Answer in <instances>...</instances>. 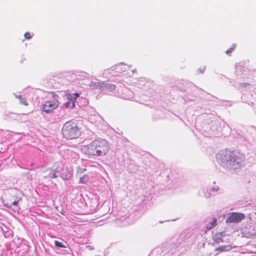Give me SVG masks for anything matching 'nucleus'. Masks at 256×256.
Wrapping results in <instances>:
<instances>
[{"label": "nucleus", "mask_w": 256, "mask_h": 256, "mask_svg": "<svg viewBox=\"0 0 256 256\" xmlns=\"http://www.w3.org/2000/svg\"><path fill=\"white\" fill-rule=\"evenodd\" d=\"M216 158L222 166L230 171L240 169L245 161L242 153L229 150H220L216 154Z\"/></svg>", "instance_id": "1"}, {"label": "nucleus", "mask_w": 256, "mask_h": 256, "mask_svg": "<svg viewBox=\"0 0 256 256\" xmlns=\"http://www.w3.org/2000/svg\"><path fill=\"white\" fill-rule=\"evenodd\" d=\"M109 150L108 144L104 139L95 140L90 144L82 147V150L87 154L98 156L106 155Z\"/></svg>", "instance_id": "2"}, {"label": "nucleus", "mask_w": 256, "mask_h": 256, "mask_svg": "<svg viewBox=\"0 0 256 256\" xmlns=\"http://www.w3.org/2000/svg\"><path fill=\"white\" fill-rule=\"evenodd\" d=\"M62 133L66 139L72 140L77 138L80 134L78 124L72 121L67 122L63 126Z\"/></svg>", "instance_id": "3"}, {"label": "nucleus", "mask_w": 256, "mask_h": 256, "mask_svg": "<svg viewBox=\"0 0 256 256\" xmlns=\"http://www.w3.org/2000/svg\"><path fill=\"white\" fill-rule=\"evenodd\" d=\"M12 194V192H10L6 196V200H3L4 206L8 208H11L12 206H17L18 202L21 200L20 198H18L16 196Z\"/></svg>", "instance_id": "4"}, {"label": "nucleus", "mask_w": 256, "mask_h": 256, "mask_svg": "<svg viewBox=\"0 0 256 256\" xmlns=\"http://www.w3.org/2000/svg\"><path fill=\"white\" fill-rule=\"evenodd\" d=\"M246 216L244 214L240 212H231L226 220L228 223H238L245 219Z\"/></svg>", "instance_id": "5"}, {"label": "nucleus", "mask_w": 256, "mask_h": 256, "mask_svg": "<svg viewBox=\"0 0 256 256\" xmlns=\"http://www.w3.org/2000/svg\"><path fill=\"white\" fill-rule=\"evenodd\" d=\"M80 97L78 93L70 94L66 95L68 100L64 103V105L66 108H74L75 106V101Z\"/></svg>", "instance_id": "6"}, {"label": "nucleus", "mask_w": 256, "mask_h": 256, "mask_svg": "<svg viewBox=\"0 0 256 256\" xmlns=\"http://www.w3.org/2000/svg\"><path fill=\"white\" fill-rule=\"evenodd\" d=\"M58 106V103L54 100L45 102L42 106V110L48 114Z\"/></svg>", "instance_id": "7"}, {"label": "nucleus", "mask_w": 256, "mask_h": 256, "mask_svg": "<svg viewBox=\"0 0 256 256\" xmlns=\"http://www.w3.org/2000/svg\"><path fill=\"white\" fill-rule=\"evenodd\" d=\"M118 95L122 98L128 100L132 98V92L129 89L123 88L118 90Z\"/></svg>", "instance_id": "8"}, {"label": "nucleus", "mask_w": 256, "mask_h": 256, "mask_svg": "<svg viewBox=\"0 0 256 256\" xmlns=\"http://www.w3.org/2000/svg\"><path fill=\"white\" fill-rule=\"evenodd\" d=\"M104 82H91L89 84V86L92 89H99L102 90Z\"/></svg>", "instance_id": "9"}, {"label": "nucleus", "mask_w": 256, "mask_h": 256, "mask_svg": "<svg viewBox=\"0 0 256 256\" xmlns=\"http://www.w3.org/2000/svg\"><path fill=\"white\" fill-rule=\"evenodd\" d=\"M128 68V66L126 64H124L123 63H120L115 66V68L112 69L116 70V72L120 73L123 72H125L127 69Z\"/></svg>", "instance_id": "10"}, {"label": "nucleus", "mask_w": 256, "mask_h": 256, "mask_svg": "<svg viewBox=\"0 0 256 256\" xmlns=\"http://www.w3.org/2000/svg\"><path fill=\"white\" fill-rule=\"evenodd\" d=\"M116 89V86L114 84H110L108 82H104L102 90H106L109 92H113Z\"/></svg>", "instance_id": "11"}, {"label": "nucleus", "mask_w": 256, "mask_h": 256, "mask_svg": "<svg viewBox=\"0 0 256 256\" xmlns=\"http://www.w3.org/2000/svg\"><path fill=\"white\" fill-rule=\"evenodd\" d=\"M232 248V246L230 245H224L220 246L216 248L215 251L226 252Z\"/></svg>", "instance_id": "12"}, {"label": "nucleus", "mask_w": 256, "mask_h": 256, "mask_svg": "<svg viewBox=\"0 0 256 256\" xmlns=\"http://www.w3.org/2000/svg\"><path fill=\"white\" fill-rule=\"evenodd\" d=\"M16 98H18L20 100V103L24 105V106H28V102H27L26 100L21 95H17L16 94H14Z\"/></svg>", "instance_id": "13"}, {"label": "nucleus", "mask_w": 256, "mask_h": 256, "mask_svg": "<svg viewBox=\"0 0 256 256\" xmlns=\"http://www.w3.org/2000/svg\"><path fill=\"white\" fill-rule=\"evenodd\" d=\"M222 236H223V234L222 233L216 234L214 236V242H216L217 243L223 242L224 241L222 240Z\"/></svg>", "instance_id": "14"}, {"label": "nucleus", "mask_w": 256, "mask_h": 256, "mask_svg": "<svg viewBox=\"0 0 256 256\" xmlns=\"http://www.w3.org/2000/svg\"><path fill=\"white\" fill-rule=\"evenodd\" d=\"M88 176L85 174L82 177L80 178V183L85 184L88 181Z\"/></svg>", "instance_id": "15"}, {"label": "nucleus", "mask_w": 256, "mask_h": 256, "mask_svg": "<svg viewBox=\"0 0 256 256\" xmlns=\"http://www.w3.org/2000/svg\"><path fill=\"white\" fill-rule=\"evenodd\" d=\"M54 244L56 247L62 248H66V246L62 242H60L58 240L54 241Z\"/></svg>", "instance_id": "16"}, {"label": "nucleus", "mask_w": 256, "mask_h": 256, "mask_svg": "<svg viewBox=\"0 0 256 256\" xmlns=\"http://www.w3.org/2000/svg\"><path fill=\"white\" fill-rule=\"evenodd\" d=\"M236 45L234 44H233L232 45V46L230 48H229L226 51V54L230 56V53L236 48Z\"/></svg>", "instance_id": "17"}, {"label": "nucleus", "mask_w": 256, "mask_h": 256, "mask_svg": "<svg viewBox=\"0 0 256 256\" xmlns=\"http://www.w3.org/2000/svg\"><path fill=\"white\" fill-rule=\"evenodd\" d=\"M220 190L218 186H215L210 188V192H212V195H214Z\"/></svg>", "instance_id": "18"}, {"label": "nucleus", "mask_w": 256, "mask_h": 256, "mask_svg": "<svg viewBox=\"0 0 256 256\" xmlns=\"http://www.w3.org/2000/svg\"><path fill=\"white\" fill-rule=\"evenodd\" d=\"M211 192L210 190H204V196L206 198H209L211 196Z\"/></svg>", "instance_id": "19"}, {"label": "nucleus", "mask_w": 256, "mask_h": 256, "mask_svg": "<svg viewBox=\"0 0 256 256\" xmlns=\"http://www.w3.org/2000/svg\"><path fill=\"white\" fill-rule=\"evenodd\" d=\"M216 222V220H214L212 222H210V224H208L206 226V228L208 229H211L213 228Z\"/></svg>", "instance_id": "20"}, {"label": "nucleus", "mask_w": 256, "mask_h": 256, "mask_svg": "<svg viewBox=\"0 0 256 256\" xmlns=\"http://www.w3.org/2000/svg\"><path fill=\"white\" fill-rule=\"evenodd\" d=\"M49 176L52 178H56L58 176L56 174V172L54 171H52V172H50L49 174Z\"/></svg>", "instance_id": "21"}, {"label": "nucleus", "mask_w": 256, "mask_h": 256, "mask_svg": "<svg viewBox=\"0 0 256 256\" xmlns=\"http://www.w3.org/2000/svg\"><path fill=\"white\" fill-rule=\"evenodd\" d=\"M34 35L32 33H24V37L26 39H30L31 38H32V36Z\"/></svg>", "instance_id": "22"}, {"label": "nucleus", "mask_w": 256, "mask_h": 256, "mask_svg": "<svg viewBox=\"0 0 256 256\" xmlns=\"http://www.w3.org/2000/svg\"><path fill=\"white\" fill-rule=\"evenodd\" d=\"M70 154H71L72 155V156H74L76 158H78V154L77 153H76V152H73V151H70Z\"/></svg>", "instance_id": "23"}, {"label": "nucleus", "mask_w": 256, "mask_h": 256, "mask_svg": "<svg viewBox=\"0 0 256 256\" xmlns=\"http://www.w3.org/2000/svg\"><path fill=\"white\" fill-rule=\"evenodd\" d=\"M86 170L85 168H83V169L80 168V169H79V170H78V172H84V170Z\"/></svg>", "instance_id": "24"}, {"label": "nucleus", "mask_w": 256, "mask_h": 256, "mask_svg": "<svg viewBox=\"0 0 256 256\" xmlns=\"http://www.w3.org/2000/svg\"><path fill=\"white\" fill-rule=\"evenodd\" d=\"M204 69H205V68H204L202 69V70L200 69V72H203V71L204 70Z\"/></svg>", "instance_id": "25"}, {"label": "nucleus", "mask_w": 256, "mask_h": 256, "mask_svg": "<svg viewBox=\"0 0 256 256\" xmlns=\"http://www.w3.org/2000/svg\"><path fill=\"white\" fill-rule=\"evenodd\" d=\"M136 71V70H132V72H135Z\"/></svg>", "instance_id": "26"}]
</instances>
